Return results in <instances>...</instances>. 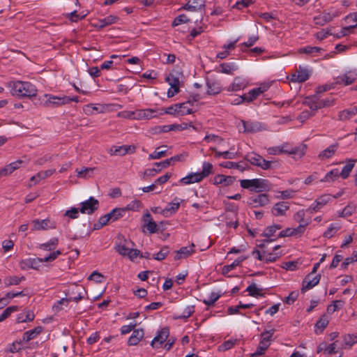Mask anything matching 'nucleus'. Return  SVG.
Masks as SVG:
<instances>
[{
  "label": "nucleus",
  "instance_id": "1",
  "mask_svg": "<svg viewBox=\"0 0 357 357\" xmlns=\"http://www.w3.org/2000/svg\"><path fill=\"white\" fill-rule=\"evenodd\" d=\"M10 93L13 96L20 98H31L36 96L37 89L29 82L14 81L9 83Z\"/></svg>",
  "mask_w": 357,
  "mask_h": 357
},
{
  "label": "nucleus",
  "instance_id": "2",
  "mask_svg": "<svg viewBox=\"0 0 357 357\" xmlns=\"http://www.w3.org/2000/svg\"><path fill=\"white\" fill-rule=\"evenodd\" d=\"M61 255V252L59 250L51 252L49 255L44 258H27L22 259L19 262L20 268L23 271H27L29 269H34L39 271L43 262H50L54 261L59 255Z\"/></svg>",
  "mask_w": 357,
  "mask_h": 357
},
{
  "label": "nucleus",
  "instance_id": "3",
  "mask_svg": "<svg viewBox=\"0 0 357 357\" xmlns=\"http://www.w3.org/2000/svg\"><path fill=\"white\" fill-rule=\"evenodd\" d=\"M213 165L208 162H204L202 165L201 172L191 173L180 180V183L184 185H189L194 183H199L204 178L208 177L213 173Z\"/></svg>",
  "mask_w": 357,
  "mask_h": 357
},
{
  "label": "nucleus",
  "instance_id": "4",
  "mask_svg": "<svg viewBox=\"0 0 357 357\" xmlns=\"http://www.w3.org/2000/svg\"><path fill=\"white\" fill-rule=\"evenodd\" d=\"M240 185L242 188L257 192L268 190L270 188L268 181L264 178L243 179L240 181Z\"/></svg>",
  "mask_w": 357,
  "mask_h": 357
},
{
  "label": "nucleus",
  "instance_id": "5",
  "mask_svg": "<svg viewBox=\"0 0 357 357\" xmlns=\"http://www.w3.org/2000/svg\"><path fill=\"white\" fill-rule=\"evenodd\" d=\"M276 149H278V153H287L295 159H300L305 154L307 146L301 144L296 146H291L284 144L281 146H276Z\"/></svg>",
  "mask_w": 357,
  "mask_h": 357
},
{
  "label": "nucleus",
  "instance_id": "6",
  "mask_svg": "<svg viewBox=\"0 0 357 357\" xmlns=\"http://www.w3.org/2000/svg\"><path fill=\"white\" fill-rule=\"evenodd\" d=\"M43 102L41 105L45 107H57L68 104V99L66 96H57L52 94H45Z\"/></svg>",
  "mask_w": 357,
  "mask_h": 357
},
{
  "label": "nucleus",
  "instance_id": "7",
  "mask_svg": "<svg viewBox=\"0 0 357 357\" xmlns=\"http://www.w3.org/2000/svg\"><path fill=\"white\" fill-rule=\"evenodd\" d=\"M245 160L248 161L252 165L257 166L264 170L271 168V162L265 160L262 156L256 153L247 154L245 156Z\"/></svg>",
  "mask_w": 357,
  "mask_h": 357
},
{
  "label": "nucleus",
  "instance_id": "8",
  "mask_svg": "<svg viewBox=\"0 0 357 357\" xmlns=\"http://www.w3.org/2000/svg\"><path fill=\"white\" fill-rule=\"evenodd\" d=\"M357 79V71L351 70L334 78L333 85L348 86L354 83Z\"/></svg>",
  "mask_w": 357,
  "mask_h": 357
},
{
  "label": "nucleus",
  "instance_id": "9",
  "mask_svg": "<svg viewBox=\"0 0 357 357\" xmlns=\"http://www.w3.org/2000/svg\"><path fill=\"white\" fill-rule=\"evenodd\" d=\"M340 13L337 10H331L329 11H323L319 15L313 19L317 25L324 26L325 24L331 22L335 17L340 16Z\"/></svg>",
  "mask_w": 357,
  "mask_h": 357
},
{
  "label": "nucleus",
  "instance_id": "10",
  "mask_svg": "<svg viewBox=\"0 0 357 357\" xmlns=\"http://www.w3.org/2000/svg\"><path fill=\"white\" fill-rule=\"evenodd\" d=\"M80 205V213L91 215L99 208V201L93 197H90L87 200L82 202Z\"/></svg>",
  "mask_w": 357,
  "mask_h": 357
},
{
  "label": "nucleus",
  "instance_id": "11",
  "mask_svg": "<svg viewBox=\"0 0 357 357\" xmlns=\"http://www.w3.org/2000/svg\"><path fill=\"white\" fill-rule=\"evenodd\" d=\"M269 202V195L266 193L253 195L247 201V204L254 208L264 206L268 204Z\"/></svg>",
  "mask_w": 357,
  "mask_h": 357
},
{
  "label": "nucleus",
  "instance_id": "12",
  "mask_svg": "<svg viewBox=\"0 0 357 357\" xmlns=\"http://www.w3.org/2000/svg\"><path fill=\"white\" fill-rule=\"evenodd\" d=\"M169 336V329L167 327L160 330L155 337L152 340L151 345L153 349L161 348L162 344L166 342Z\"/></svg>",
  "mask_w": 357,
  "mask_h": 357
},
{
  "label": "nucleus",
  "instance_id": "13",
  "mask_svg": "<svg viewBox=\"0 0 357 357\" xmlns=\"http://www.w3.org/2000/svg\"><path fill=\"white\" fill-rule=\"evenodd\" d=\"M331 198L327 195L318 197L306 210L310 213L319 211L329 201Z\"/></svg>",
  "mask_w": 357,
  "mask_h": 357
},
{
  "label": "nucleus",
  "instance_id": "14",
  "mask_svg": "<svg viewBox=\"0 0 357 357\" xmlns=\"http://www.w3.org/2000/svg\"><path fill=\"white\" fill-rule=\"evenodd\" d=\"M270 87L268 84H264L259 87L252 89L248 93L244 94L245 102H250L257 98L264 92L266 91Z\"/></svg>",
  "mask_w": 357,
  "mask_h": 357
},
{
  "label": "nucleus",
  "instance_id": "15",
  "mask_svg": "<svg viewBox=\"0 0 357 357\" xmlns=\"http://www.w3.org/2000/svg\"><path fill=\"white\" fill-rule=\"evenodd\" d=\"M321 275L320 274L312 275L308 274L305 276L303 281V287L301 288V291L305 292L309 289H312L315 287L320 280Z\"/></svg>",
  "mask_w": 357,
  "mask_h": 357
},
{
  "label": "nucleus",
  "instance_id": "16",
  "mask_svg": "<svg viewBox=\"0 0 357 357\" xmlns=\"http://www.w3.org/2000/svg\"><path fill=\"white\" fill-rule=\"evenodd\" d=\"M135 149V146L130 145L114 146L110 149L109 153L114 155H125L127 153H134Z\"/></svg>",
  "mask_w": 357,
  "mask_h": 357
},
{
  "label": "nucleus",
  "instance_id": "17",
  "mask_svg": "<svg viewBox=\"0 0 357 357\" xmlns=\"http://www.w3.org/2000/svg\"><path fill=\"white\" fill-rule=\"evenodd\" d=\"M33 230H46L55 228V225L49 219H35L32 221Z\"/></svg>",
  "mask_w": 357,
  "mask_h": 357
},
{
  "label": "nucleus",
  "instance_id": "18",
  "mask_svg": "<svg viewBox=\"0 0 357 357\" xmlns=\"http://www.w3.org/2000/svg\"><path fill=\"white\" fill-rule=\"evenodd\" d=\"M289 209V205L286 202H279L274 204L271 209V213L274 216L285 215L286 212Z\"/></svg>",
  "mask_w": 357,
  "mask_h": 357
},
{
  "label": "nucleus",
  "instance_id": "19",
  "mask_svg": "<svg viewBox=\"0 0 357 357\" xmlns=\"http://www.w3.org/2000/svg\"><path fill=\"white\" fill-rule=\"evenodd\" d=\"M205 7V1L204 0H189L183 6V9L197 12L201 10Z\"/></svg>",
  "mask_w": 357,
  "mask_h": 357
},
{
  "label": "nucleus",
  "instance_id": "20",
  "mask_svg": "<svg viewBox=\"0 0 357 357\" xmlns=\"http://www.w3.org/2000/svg\"><path fill=\"white\" fill-rule=\"evenodd\" d=\"M235 178L234 176L217 174L213 178V183L215 185L221 184L224 186H229L233 184Z\"/></svg>",
  "mask_w": 357,
  "mask_h": 357
},
{
  "label": "nucleus",
  "instance_id": "21",
  "mask_svg": "<svg viewBox=\"0 0 357 357\" xmlns=\"http://www.w3.org/2000/svg\"><path fill=\"white\" fill-rule=\"evenodd\" d=\"M339 148V144L335 143L331 145H330L328 147H327L326 149L321 151L318 155V158L320 160H324L326 159H329L333 157V155H335V152L337 151V149Z\"/></svg>",
  "mask_w": 357,
  "mask_h": 357
},
{
  "label": "nucleus",
  "instance_id": "22",
  "mask_svg": "<svg viewBox=\"0 0 357 357\" xmlns=\"http://www.w3.org/2000/svg\"><path fill=\"white\" fill-rule=\"evenodd\" d=\"M243 132H257L261 130V123L257 121H241Z\"/></svg>",
  "mask_w": 357,
  "mask_h": 357
},
{
  "label": "nucleus",
  "instance_id": "23",
  "mask_svg": "<svg viewBox=\"0 0 357 357\" xmlns=\"http://www.w3.org/2000/svg\"><path fill=\"white\" fill-rule=\"evenodd\" d=\"M181 75L180 72L174 70L165 78V81L171 86L172 89H179Z\"/></svg>",
  "mask_w": 357,
  "mask_h": 357
},
{
  "label": "nucleus",
  "instance_id": "24",
  "mask_svg": "<svg viewBox=\"0 0 357 357\" xmlns=\"http://www.w3.org/2000/svg\"><path fill=\"white\" fill-rule=\"evenodd\" d=\"M310 77V72L307 69L301 68V66L297 71L292 75L291 81L298 82H304Z\"/></svg>",
  "mask_w": 357,
  "mask_h": 357
},
{
  "label": "nucleus",
  "instance_id": "25",
  "mask_svg": "<svg viewBox=\"0 0 357 357\" xmlns=\"http://www.w3.org/2000/svg\"><path fill=\"white\" fill-rule=\"evenodd\" d=\"M195 245L192 243L190 246H185L181 248L178 250L176 251L174 256L175 260H179L181 259L187 258L195 252Z\"/></svg>",
  "mask_w": 357,
  "mask_h": 357
},
{
  "label": "nucleus",
  "instance_id": "26",
  "mask_svg": "<svg viewBox=\"0 0 357 357\" xmlns=\"http://www.w3.org/2000/svg\"><path fill=\"white\" fill-rule=\"evenodd\" d=\"M207 86V94L208 95H217L221 92L222 86L220 83L214 79H207L206 81Z\"/></svg>",
  "mask_w": 357,
  "mask_h": 357
},
{
  "label": "nucleus",
  "instance_id": "27",
  "mask_svg": "<svg viewBox=\"0 0 357 357\" xmlns=\"http://www.w3.org/2000/svg\"><path fill=\"white\" fill-rule=\"evenodd\" d=\"M159 112V109H145L137 111L136 114L138 119H149L160 115Z\"/></svg>",
  "mask_w": 357,
  "mask_h": 357
},
{
  "label": "nucleus",
  "instance_id": "28",
  "mask_svg": "<svg viewBox=\"0 0 357 357\" xmlns=\"http://www.w3.org/2000/svg\"><path fill=\"white\" fill-rule=\"evenodd\" d=\"M144 330L139 328L134 330L132 335L130 336L128 340V344L129 346L137 345L144 337Z\"/></svg>",
  "mask_w": 357,
  "mask_h": 357
},
{
  "label": "nucleus",
  "instance_id": "29",
  "mask_svg": "<svg viewBox=\"0 0 357 357\" xmlns=\"http://www.w3.org/2000/svg\"><path fill=\"white\" fill-rule=\"evenodd\" d=\"M356 343H357V335L346 334L342 336L341 349H350Z\"/></svg>",
  "mask_w": 357,
  "mask_h": 357
},
{
  "label": "nucleus",
  "instance_id": "30",
  "mask_svg": "<svg viewBox=\"0 0 357 357\" xmlns=\"http://www.w3.org/2000/svg\"><path fill=\"white\" fill-rule=\"evenodd\" d=\"M119 17L116 15H109L103 19L98 20V23L95 25L98 29H102L104 27L113 24L117 22Z\"/></svg>",
  "mask_w": 357,
  "mask_h": 357
},
{
  "label": "nucleus",
  "instance_id": "31",
  "mask_svg": "<svg viewBox=\"0 0 357 357\" xmlns=\"http://www.w3.org/2000/svg\"><path fill=\"white\" fill-rule=\"evenodd\" d=\"M21 160H17L15 162H11L9 165H6L3 168L0 169V177L6 176L10 174L13 171L20 168V165L22 164Z\"/></svg>",
  "mask_w": 357,
  "mask_h": 357
},
{
  "label": "nucleus",
  "instance_id": "32",
  "mask_svg": "<svg viewBox=\"0 0 357 357\" xmlns=\"http://www.w3.org/2000/svg\"><path fill=\"white\" fill-rule=\"evenodd\" d=\"M178 106H180L178 109V116H185L193 113V103L191 101V100H188V101L182 103H178Z\"/></svg>",
  "mask_w": 357,
  "mask_h": 357
},
{
  "label": "nucleus",
  "instance_id": "33",
  "mask_svg": "<svg viewBox=\"0 0 357 357\" xmlns=\"http://www.w3.org/2000/svg\"><path fill=\"white\" fill-rule=\"evenodd\" d=\"M183 200L176 197L173 199L172 202H170L166 208L162 211V213L170 212L171 214H174L178 210L180 204Z\"/></svg>",
  "mask_w": 357,
  "mask_h": 357
},
{
  "label": "nucleus",
  "instance_id": "34",
  "mask_svg": "<svg viewBox=\"0 0 357 357\" xmlns=\"http://www.w3.org/2000/svg\"><path fill=\"white\" fill-rule=\"evenodd\" d=\"M246 259L247 257L241 256L235 259L231 264L224 266L222 269V275H226L229 271L234 270L236 266H240Z\"/></svg>",
  "mask_w": 357,
  "mask_h": 357
},
{
  "label": "nucleus",
  "instance_id": "35",
  "mask_svg": "<svg viewBox=\"0 0 357 357\" xmlns=\"http://www.w3.org/2000/svg\"><path fill=\"white\" fill-rule=\"evenodd\" d=\"M357 114V106L344 109L339 112L338 119L340 121H346L350 119Z\"/></svg>",
  "mask_w": 357,
  "mask_h": 357
},
{
  "label": "nucleus",
  "instance_id": "36",
  "mask_svg": "<svg viewBox=\"0 0 357 357\" xmlns=\"http://www.w3.org/2000/svg\"><path fill=\"white\" fill-rule=\"evenodd\" d=\"M219 72L225 74L231 75L238 69L237 65L234 63H222L219 66Z\"/></svg>",
  "mask_w": 357,
  "mask_h": 357
},
{
  "label": "nucleus",
  "instance_id": "37",
  "mask_svg": "<svg viewBox=\"0 0 357 357\" xmlns=\"http://www.w3.org/2000/svg\"><path fill=\"white\" fill-rule=\"evenodd\" d=\"M356 162V160L349 159L347 160V164L345 165L342 171L340 172V177L343 179H346L349 177L351 170L354 167L355 162Z\"/></svg>",
  "mask_w": 357,
  "mask_h": 357
},
{
  "label": "nucleus",
  "instance_id": "38",
  "mask_svg": "<svg viewBox=\"0 0 357 357\" xmlns=\"http://www.w3.org/2000/svg\"><path fill=\"white\" fill-rule=\"evenodd\" d=\"M55 172V169H47L45 171H41L37 173L36 175L33 176L31 178V181L34 182V183H37L40 180L45 179L46 178L50 177Z\"/></svg>",
  "mask_w": 357,
  "mask_h": 357
},
{
  "label": "nucleus",
  "instance_id": "39",
  "mask_svg": "<svg viewBox=\"0 0 357 357\" xmlns=\"http://www.w3.org/2000/svg\"><path fill=\"white\" fill-rule=\"evenodd\" d=\"M248 292L249 296L252 297L264 296L263 289L258 288L255 283L250 284L245 289Z\"/></svg>",
  "mask_w": 357,
  "mask_h": 357
},
{
  "label": "nucleus",
  "instance_id": "40",
  "mask_svg": "<svg viewBox=\"0 0 357 357\" xmlns=\"http://www.w3.org/2000/svg\"><path fill=\"white\" fill-rule=\"evenodd\" d=\"M42 331V327L38 326L36 327L35 328L32 330H29L26 331L22 337V340L25 342H29L31 340L34 339L38 335H39Z\"/></svg>",
  "mask_w": 357,
  "mask_h": 357
},
{
  "label": "nucleus",
  "instance_id": "41",
  "mask_svg": "<svg viewBox=\"0 0 357 357\" xmlns=\"http://www.w3.org/2000/svg\"><path fill=\"white\" fill-rule=\"evenodd\" d=\"M59 244V238L56 237L52 238L48 242L40 244L39 248L45 251L54 250Z\"/></svg>",
  "mask_w": 357,
  "mask_h": 357
},
{
  "label": "nucleus",
  "instance_id": "42",
  "mask_svg": "<svg viewBox=\"0 0 357 357\" xmlns=\"http://www.w3.org/2000/svg\"><path fill=\"white\" fill-rule=\"evenodd\" d=\"M125 214V209L123 208H115L109 213H107V216H109L111 222H114L121 218L123 217Z\"/></svg>",
  "mask_w": 357,
  "mask_h": 357
},
{
  "label": "nucleus",
  "instance_id": "43",
  "mask_svg": "<svg viewBox=\"0 0 357 357\" xmlns=\"http://www.w3.org/2000/svg\"><path fill=\"white\" fill-rule=\"evenodd\" d=\"M328 324V320L325 316L321 317L315 324L314 332L317 334L321 333Z\"/></svg>",
  "mask_w": 357,
  "mask_h": 357
},
{
  "label": "nucleus",
  "instance_id": "44",
  "mask_svg": "<svg viewBox=\"0 0 357 357\" xmlns=\"http://www.w3.org/2000/svg\"><path fill=\"white\" fill-rule=\"evenodd\" d=\"M34 314L32 311H26L17 316V323H24L28 321H31L34 319Z\"/></svg>",
  "mask_w": 357,
  "mask_h": 357
},
{
  "label": "nucleus",
  "instance_id": "45",
  "mask_svg": "<svg viewBox=\"0 0 357 357\" xmlns=\"http://www.w3.org/2000/svg\"><path fill=\"white\" fill-rule=\"evenodd\" d=\"M346 19L347 20H349V22H354L356 23L354 25H351L349 26L343 28L341 31L342 36H346L351 29L357 27V13H351V14L348 15L347 16Z\"/></svg>",
  "mask_w": 357,
  "mask_h": 357
},
{
  "label": "nucleus",
  "instance_id": "46",
  "mask_svg": "<svg viewBox=\"0 0 357 357\" xmlns=\"http://www.w3.org/2000/svg\"><path fill=\"white\" fill-rule=\"evenodd\" d=\"M245 87L244 82L239 77L234 78L233 82L228 86V91H238Z\"/></svg>",
  "mask_w": 357,
  "mask_h": 357
},
{
  "label": "nucleus",
  "instance_id": "47",
  "mask_svg": "<svg viewBox=\"0 0 357 357\" xmlns=\"http://www.w3.org/2000/svg\"><path fill=\"white\" fill-rule=\"evenodd\" d=\"M281 228H282V226L278 224L268 226L265 229V230L262 233L261 236L266 237L267 238H270L272 236H273L275 233L278 230H280Z\"/></svg>",
  "mask_w": 357,
  "mask_h": 357
},
{
  "label": "nucleus",
  "instance_id": "48",
  "mask_svg": "<svg viewBox=\"0 0 357 357\" xmlns=\"http://www.w3.org/2000/svg\"><path fill=\"white\" fill-rule=\"evenodd\" d=\"M340 175V171L338 169H333L328 172L325 176L321 179V182H330L335 181Z\"/></svg>",
  "mask_w": 357,
  "mask_h": 357
},
{
  "label": "nucleus",
  "instance_id": "49",
  "mask_svg": "<svg viewBox=\"0 0 357 357\" xmlns=\"http://www.w3.org/2000/svg\"><path fill=\"white\" fill-rule=\"evenodd\" d=\"M154 166L155 167L153 168H151V169H147L144 171V176H155L156 174H158V172H160L161 171L162 169L163 168H167V167H163L161 165V162H155L154 163Z\"/></svg>",
  "mask_w": 357,
  "mask_h": 357
},
{
  "label": "nucleus",
  "instance_id": "50",
  "mask_svg": "<svg viewBox=\"0 0 357 357\" xmlns=\"http://www.w3.org/2000/svg\"><path fill=\"white\" fill-rule=\"evenodd\" d=\"M179 107H180V106H178V104L172 105L167 107L165 110L160 109L159 114L161 115L163 114H167L178 116Z\"/></svg>",
  "mask_w": 357,
  "mask_h": 357
},
{
  "label": "nucleus",
  "instance_id": "51",
  "mask_svg": "<svg viewBox=\"0 0 357 357\" xmlns=\"http://www.w3.org/2000/svg\"><path fill=\"white\" fill-rule=\"evenodd\" d=\"M25 278L24 276L17 277V276H9L5 278L4 282L6 286H12V285H17L22 281H24Z\"/></svg>",
  "mask_w": 357,
  "mask_h": 357
},
{
  "label": "nucleus",
  "instance_id": "52",
  "mask_svg": "<svg viewBox=\"0 0 357 357\" xmlns=\"http://www.w3.org/2000/svg\"><path fill=\"white\" fill-rule=\"evenodd\" d=\"M269 346V344L260 341L256 351L252 354L250 357H259V356L264 354Z\"/></svg>",
  "mask_w": 357,
  "mask_h": 357
},
{
  "label": "nucleus",
  "instance_id": "53",
  "mask_svg": "<svg viewBox=\"0 0 357 357\" xmlns=\"http://www.w3.org/2000/svg\"><path fill=\"white\" fill-rule=\"evenodd\" d=\"M143 207V204L141 201L135 199L127 204V206L123 209H125V212L127 211H137Z\"/></svg>",
  "mask_w": 357,
  "mask_h": 357
},
{
  "label": "nucleus",
  "instance_id": "54",
  "mask_svg": "<svg viewBox=\"0 0 357 357\" xmlns=\"http://www.w3.org/2000/svg\"><path fill=\"white\" fill-rule=\"evenodd\" d=\"M220 165L225 168L236 169L241 172H243L245 169L241 163H240V162L237 163V162H230V161L222 162V163H220Z\"/></svg>",
  "mask_w": 357,
  "mask_h": 357
},
{
  "label": "nucleus",
  "instance_id": "55",
  "mask_svg": "<svg viewBox=\"0 0 357 357\" xmlns=\"http://www.w3.org/2000/svg\"><path fill=\"white\" fill-rule=\"evenodd\" d=\"M111 220L109 219V216H107V214L101 216L98 221L93 225V229L94 230H98L100 229L102 227L107 225Z\"/></svg>",
  "mask_w": 357,
  "mask_h": 357
},
{
  "label": "nucleus",
  "instance_id": "56",
  "mask_svg": "<svg viewBox=\"0 0 357 357\" xmlns=\"http://www.w3.org/2000/svg\"><path fill=\"white\" fill-rule=\"evenodd\" d=\"M344 301L341 300L334 301L332 304L327 307V312L330 314H333L337 310L343 307Z\"/></svg>",
  "mask_w": 357,
  "mask_h": 357
},
{
  "label": "nucleus",
  "instance_id": "57",
  "mask_svg": "<svg viewBox=\"0 0 357 357\" xmlns=\"http://www.w3.org/2000/svg\"><path fill=\"white\" fill-rule=\"evenodd\" d=\"M129 250H130V248L127 246L126 240H123V241H121L116 246V252L123 256H126L129 252Z\"/></svg>",
  "mask_w": 357,
  "mask_h": 357
},
{
  "label": "nucleus",
  "instance_id": "58",
  "mask_svg": "<svg viewBox=\"0 0 357 357\" xmlns=\"http://www.w3.org/2000/svg\"><path fill=\"white\" fill-rule=\"evenodd\" d=\"M169 252V248L167 246H163L160 250L153 256V259L162 261L166 258Z\"/></svg>",
  "mask_w": 357,
  "mask_h": 357
},
{
  "label": "nucleus",
  "instance_id": "59",
  "mask_svg": "<svg viewBox=\"0 0 357 357\" xmlns=\"http://www.w3.org/2000/svg\"><path fill=\"white\" fill-rule=\"evenodd\" d=\"M281 255H278V253H271V252H264V259L263 261L266 263H271L275 261Z\"/></svg>",
  "mask_w": 357,
  "mask_h": 357
},
{
  "label": "nucleus",
  "instance_id": "60",
  "mask_svg": "<svg viewBox=\"0 0 357 357\" xmlns=\"http://www.w3.org/2000/svg\"><path fill=\"white\" fill-rule=\"evenodd\" d=\"M305 212L303 209H301V210H299L295 214H294V220L299 222L300 224H303V223H307V225L310 224V221L309 220H306L305 219Z\"/></svg>",
  "mask_w": 357,
  "mask_h": 357
},
{
  "label": "nucleus",
  "instance_id": "61",
  "mask_svg": "<svg viewBox=\"0 0 357 357\" xmlns=\"http://www.w3.org/2000/svg\"><path fill=\"white\" fill-rule=\"evenodd\" d=\"M339 229L340 227L336 225V224H331L327 230L324 233V236L328 238H332Z\"/></svg>",
  "mask_w": 357,
  "mask_h": 357
},
{
  "label": "nucleus",
  "instance_id": "62",
  "mask_svg": "<svg viewBox=\"0 0 357 357\" xmlns=\"http://www.w3.org/2000/svg\"><path fill=\"white\" fill-rule=\"evenodd\" d=\"M220 297V294H218L215 292H211V294L209 295L208 298L206 299H204L203 301V303L208 306H212L219 299Z\"/></svg>",
  "mask_w": 357,
  "mask_h": 357
},
{
  "label": "nucleus",
  "instance_id": "63",
  "mask_svg": "<svg viewBox=\"0 0 357 357\" xmlns=\"http://www.w3.org/2000/svg\"><path fill=\"white\" fill-rule=\"evenodd\" d=\"M161 147L157 148L152 153L149 155L151 160H155L162 158L166 155L167 150H160Z\"/></svg>",
  "mask_w": 357,
  "mask_h": 357
},
{
  "label": "nucleus",
  "instance_id": "64",
  "mask_svg": "<svg viewBox=\"0 0 357 357\" xmlns=\"http://www.w3.org/2000/svg\"><path fill=\"white\" fill-rule=\"evenodd\" d=\"M305 103L312 110L316 111L320 109L318 107L319 102L317 97L307 98Z\"/></svg>",
  "mask_w": 357,
  "mask_h": 357
}]
</instances>
